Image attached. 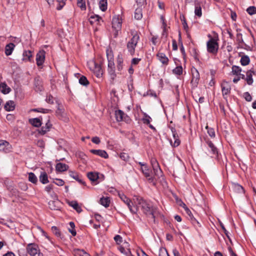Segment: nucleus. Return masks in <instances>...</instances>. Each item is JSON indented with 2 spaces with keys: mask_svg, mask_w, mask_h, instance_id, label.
I'll use <instances>...</instances> for the list:
<instances>
[{
  "mask_svg": "<svg viewBox=\"0 0 256 256\" xmlns=\"http://www.w3.org/2000/svg\"><path fill=\"white\" fill-rule=\"evenodd\" d=\"M221 87L224 98L226 100L227 97L226 96L230 94L231 90L230 86L226 81L224 80L221 84Z\"/></svg>",
  "mask_w": 256,
  "mask_h": 256,
  "instance_id": "11",
  "label": "nucleus"
},
{
  "mask_svg": "<svg viewBox=\"0 0 256 256\" xmlns=\"http://www.w3.org/2000/svg\"><path fill=\"white\" fill-rule=\"evenodd\" d=\"M244 98L247 102H250L252 100V97L248 92L244 93Z\"/></svg>",
  "mask_w": 256,
  "mask_h": 256,
  "instance_id": "63",
  "label": "nucleus"
},
{
  "mask_svg": "<svg viewBox=\"0 0 256 256\" xmlns=\"http://www.w3.org/2000/svg\"><path fill=\"white\" fill-rule=\"evenodd\" d=\"M180 19L182 22V24L184 27V28L186 31L188 29V26L186 21V19L184 16H180Z\"/></svg>",
  "mask_w": 256,
  "mask_h": 256,
  "instance_id": "54",
  "label": "nucleus"
},
{
  "mask_svg": "<svg viewBox=\"0 0 256 256\" xmlns=\"http://www.w3.org/2000/svg\"><path fill=\"white\" fill-rule=\"evenodd\" d=\"M246 12L250 15H252V14H256V7H255L254 6H250L247 8Z\"/></svg>",
  "mask_w": 256,
  "mask_h": 256,
  "instance_id": "52",
  "label": "nucleus"
},
{
  "mask_svg": "<svg viewBox=\"0 0 256 256\" xmlns=\"http://www.w3.org/2000/svg\"><path fill=\"white\" fill-rule=\"evenodd\" d=\"M136 45L129 41L126 44V47L128 50V52L131 55H134L135 52V48L136 47Z\"/></svg>",
  "mask_w": 256,
  "mask_h": 256,
  "instance_id": "35",
  "label": "nucleus"
},
{
  "mask_svg": "<svg viewBox=\"0 0 256 256\" xmlns=\"http://www.w3.org/2000/svg\"><path fill=\"white\" fill-rule=\"evenodd\" d=\"M136 204L138 206H140L144 214L146 216H152L153 221L154 222L156 218L155 214L158 210V208L151 205L150 202L142 197L137 196L136 198Z\"/></svg>",
  "mask_w": 256,
  "mask_h": 256,
  "instance_id": "1",
  "label": "nucleus"
},
{
  "mask_svg": "<svg viewBox=\"0 0 256 256\" xmlns=\"http://www.w3.org/2000/svg\"><path fill=\"white\" fill-rule=\"evenodd\" d=\"M28 174V180L32 184H36L38 182V178L35 174L33 172H30Z\"/></svg>",
  "mask_w": 256,
  "mask_h": 256,
  "instance_id": "40",
  "label": "nucleus"
},
{
  "mask_svg": "<svg viewBox=\"0 0 256 256\" xmlns=\"http://www.w3.org/2000/svg\"><path fill=\"white\" fill-rule=\"evenodd\" d=\"M10 145L9 142L6 140H0V151L4 152H8L10 151Z\"/></svg>",
  "mask_w": 256,
  "mask_h": 256,
  "instance_id": "18",
  "label": "nucleus"
},
{
  "mask_svg": "<svg viewBox=\"0 0 256 256\" xmlns=\"http://www.w3.org/2000/svg\"><path fill=\"white\" fill-rule=\"evenodd\" d=\"M46 52L44 50H40L36 56V64L41 66L43 64L45 60Z\"/></svg>",
  "mask_w": 256,
  "mask_h": 256,
  "instance_id": "13",
  "label": "nucleus"
},
{
  "mask_svg": "<svg viewBox=\"0 0 256 256\" xmlns=\"http://www.w3.org/2000/svg\"><path fill=\"white\" fill-rule=\"evenodd\" d=\"M0 90L4 94H8L11 89L10 87H8L6 82H1L0 84Z\"/></svg>",
  "mask_w": 256,
  "mask_h": 256,
  "instance_id": "30",
  "label": "nucleus"
},
{
  "mask_svg": "<svg viewBox=\"0 0 256 256\" xmlns=\"http://www.w3.org/2000/svg\"><path fill=\"white\" fill-rule=\"evenodd\" d=\"M236 41L238 44V46L237 48H244V46H242V44H244V42L242 36V34L241 33H238L236 34Z\"/></svg>",
  "mask_w": 256,
  "mask_h": 256,
  "instance_id": "36",
  "label": "nucleus"
},
{
  "mask_svg": "<svg viewBox=\"0 0 256 256\" xmlns=\"http://www.w3.org/2000/svg\"><path fill=\"white\" fill-rule=\"evenodd\" d=\"M69 174L70 177L78 181L80 184L84 186L86 185V182H84L82 179H81L80 177L79 176L77 172L73 171H70Z\"/></svg>",
  "mask_w": 256,
  "mask_h": 256,
  "instance_id": "23",
  "label": "nucleus"
},
{
  "mask_svg": "<svg viewBox=\"0 0 256 256\" xmlns=\"http://www.w3.org/2000/svg\"><path fill=\"white\" fill-rule=\"evenodd\" d=\"M194 6H195V9H194V14L195 15L200 17L202 15V8L200 6V2L198 0H194Z\"/></svg>",
  "mask_w": 256,
  "mask_h": 256,
  "instance_id": "26",
  "label": "nucleus"
},
{
  "mask_svg": "<svg viewBox=\"0 0 256 256\" xmlns=\"http://www.w3.org/2000/svg\"><path fill=\"white\" fill-rule=\"evenodd\" d=\"M123 56L121 52H120L116 58V68L118 72H121L123 68Z\"/></svg>",
  "mask_w": 256,
  "mask_h": 256,
  "instance_id": "19",
  "label": "nucleus"
},
{
  "mask_svg": "<svg viewBox=\"0 0 256 256\" xmlns=\"http://www.w3.org/2000/svg\"><path fill=\"white\" fill-rule=\"evenodd\" d=\"M254 74V70L252 69L248 70L246 72V80L248 85H252L253 83L252 75Z\"/></svg>",
  "mask_w": 256,
  "mask_h": 256,
  "instance_id": "25",
  "label": "nucleus"
},
{
  "mask_svg": "<svg viewBox=\"0 0 256 256\" xmlns=\"http://www.w3.org/2000/svg\"><path fill=\"white\" fill-rule=\"evenodd\" d=\"M142 174L146 178L150 177V170L148 168V166H144V167H142L140 168Z\"/></svg>",
  "mask_w": 256,
  "mask_h": 256,
  "instance_id": "43",
  "label": "nucleus"
},
{
  "mask_svg": "<svg viewBox=\"0 0 256 256\" xmlns=\"http://www.w3.org/2000/svg\"><path fill=\"white\" fill-rule=\"evenodd\" d=\"M43 118L42 116H40L38 118H30L28 120L29 123L34 127H40L42 123Z\"/></svg>",
  "mask_w": 256,
  "mask_h": 256,
  "instance_id": "17",
  "label": "nucleus"
},
{
  "mask_svg": "<svg viewBox=\"0 0 256 256\" xmlns=\"http://www.w3.org/2000/svg\"><path fill=\"white\" fill-rule=\"evenodd\" d=\"M114 240L118 244H120L122 242V238L120 235H116L114 237Z\"/></svg>",
  "mask_w": 256,
  "mask_h": 256,
  "instance_id": "62",
  "label": "nucleus"
},
{
  "mask_svg": "<svg viewBox=\"0 0 256 256\" xmlns=\"http://www.w3.org/2000/svg\"><path fill=\"white\" fill-rule=\"evenodd\" d=\"M122 20L118 16H114L112 20V27L114 30H121L122 29Z\"/></svg>",
  "mask_w": 256,
  "mask_h": 256,
  "instance_id": "12",
  "label": "nucleus"
},
{
  "mask_svg": "<svg viewBox=\"0 0 256 256\" xmlns=\"http://www.w3.org/2000/svg\"><path fill=\"white\" fill-rule=\"evenodd\" d=\"M118 196L126 204L130 212L132 214H137L138 210V206H134L132 200L124 194H119Z\"/></svg>",
  "mask_w": 256,
  "mask_h": 256,
  "instance_id": "4",
  "label": "nucleus"
},
{
  "mask_svg": "<svg viewBox=\"0 0 256 256\" xmlns=\"http://www.w3.org/2000/svg\"><path fill=\"white\" fill-rule=\"evenodd\" d=\"M34 90L37 92H40L44 90L43 82L40 76L36 77L34 79Z\"/></svg>",
  "mask_w": 256,
  "mask_h": 256,
  "instance_id": "10",
  "label": "nucleus"
},
{
  "mask_svg": "<svg viewBox=\"0 0 256 256\" xmlns=\"http://www.w3.org/2000/svg\"><path fill=\"white\" fill-rule=\"evenodd\" d=\"M153 170L156 176H158V177L162 176V172L160 166L158 167V168H154Z\"/></svg>",
  "mask_w": 256,
  "mask_h": 256,
  "instance_id": "60",
  "label": "nucleus"
},
{
  "mask_svg": "<svg viewBox=\"0 0 256 256\" xmlns=\"http://www.w3.org/2000/svg\"><path fill=\"white\" fill-rule=\"evenodd\" d=\"M172 72L176 75L180 76L182 74V67L181 66H177L172 70Z\"/></svg>",
  "mask_w": 256,
  "mask_h": 256,
  "instance_id": "45",
  "label": "nucleus"
},
{
  "mask_svg": "<svg viewBox=\"0 0 256 256\" xmlns=\"http://www.w3.org/2000/svg\"><path fill=\"white\" fill-rule=\"evenodd\" d=\"M31 111L34 112H42L44 114H47L51 112V110L50 109L43 108H33L31 110Z\"/></svg>",
  "mask_w": 256,
  "mask_h": 256,
  "instance_id": "44",
  "label": "nucleus"
},
{
  "mask_svg": "<svg viewBox=\"0 0 256 256\" xmlns=\"http://www.w3.org/2000/svg\"><path fill=\"white\" fill-rule=\"evenodd\" d=\"M232 188L234 191L238 193L242 194L244 192V188L238 183L232 182Z\"/></svg>",
  "mask_w": 256,
  "mask_h": 256,
  "instance_id": "24",
  "label": "nucleus"
},
{
  "mask_svg": "<svg viewBox=\"0 0 256 256\" xmlns=\"http://www.w3.org/2000/svg\"><path fill=\"white\" fill-rule=\"evenodd\" d=\"M90 152L92 154L98 156L102 158H108V155L107 152L102 150H90Z\"/></svg>",
  "mask_w": 256,
  "mask_h": 256,
  "instance_id": "20",
  "label": "nucleus"
},
{
  "mask_svg": "<svg viewBox=\"0 0 256 256\" xmlns=\"http://www.w3.org/2000/svg\"><path fill=\"white\" fill-rule=\"evenodd\" d=\"M56 202L54 200H50L48 203V206L52 210H58V206L56 205Z\"/></svg>",
  "mask_w": 256,
  "mask_h": 256,
  "instance_id": "55",
  "label": "nucleus"
},
{
  "mask_svg": "<svg viewBox=\"0 0 256 256\" xmlns=\"http://www.w3.org/2000/svg\"><path fill=\"white\" fill-rule=\"evenodd\" d=\"M151 119V118L148 116L147 114H144V118H143L142 121L144 124H150V120Z\"/></svg>",
  "mask_w": 256,
  "mask_h": 256,
  "instance_id": "64",
  "label": "nucleus"
},
{
  "mask_svg": "<svg viewBox=\"0 0 256 256\" xmlns=\"http://www.w3.org/2000/svg\"><path fill=\"white\" fill-rule=\"evenodd\" d=\"M215 34V36L212 37L210 34L208 35V38L210 40L206 42L207 50L209 53L212 54H217L218 50V35L216 33L214 32Z\"/></svg>",
  "mask_w": 256,
  "mask_h": 256,
  "instance_id": "3",
  "label": "nucleus"
},
{
  "mask_svg": "<svg viewBox=\"0 0 256 256\" xmlns=\"http://www.w3.org/2000/svg\"><path fill=\"white\" fill-rule=\"evenodd\" d=\"M206 144H208V147L210 148L212 154L215 156L216 158L218 160H220V154H219L217 148L212 143V142L210 140L206 141Z\"/></svg>",
  "mask_w": 256,
  "mask_h": 256,
  "instance_id": "9",
  "label": "nucleus"
},
{
  "mask_svg": "<svg viewBox=\"0 0 256 256\" xmlns=\"http://www.w3.org/2000/svg\"><path fill=\"white\" fill-rule=\"evenodd\" d=\"M15 47V45L13 43H10L6 45L5 47V54L6 56L12 54V51Z\"/></svg>",
  "mask_w": 256,
  "mask_h": 256,
  "instance_id": "29",
  "label": "nucleus"
},
{
  "mask_svg": "<svg viewBox=\"0 0 256 256\" xmlns=\"http://www.w3.org/2000/svg\"><path fill=\"white\" fill-rule=\"evenodd\" d=\"M142 14L140 9H136L134 12V18L138 20L142 18Z\"/></svg>",
  "mask_w": 256,
  "mask_h": 256,
  "instance_id": "50",
  "label": "nucleus"
},
{
  "mask_svg": "<svg viewBox=\"0 0 256 256\" xmlns=\"http://www.w3.org/2000/svg\"><path fill=\"white\" fill-rule=\"evenodd\" d=\"M93 64L94 68L92 70L94 74L98 78H101L103 74L101 66L100 64L96 63V62H94Z\"/></svg>",
  "mask_w": 256,
  "mask_h": 256,
  "instance_id": "15",
  "label": "nucleus"
},
{
  "mask_svg": "<svg viewBox=\"0 0 256 256\" xmlns=\"http://www.w3.org/2000/svg\"><path fill=\"white\" fill-rule=\"evenodd\" d=\"M158 60L164 65H168L169 60L164 53L158 52L156 54Z\"/></svg>",
  "mask_w": 256,
  "mask_h": 256,
  "instance_id": "21",
  "label": "nucleus"
},
{
  "mask_svg": "<svg viewBox=\"0 0 256 256\" xmlns=\"http://www.w3.org/2000/svg\"><path fill=\"white\" fill-rule=\"evenodd\" d=\"M106 54L108 60V72L111 80L113 82L115 80L116 74L115 72L116 67L114 62L113 52L110 48L106 49Z\"/></svg>",
  "mask_w": 256,
  "mask_h": 256,
  "instance_id": "2",
  "label": "nucleus"
},
{
  "mask_svg": "<svg viewBox=\"0 0 256 256\" xmlns=\"http://www.w3.org/2000/svg\"><path fill=\"white\" fill-rule=\"evenodd\" d=\"M190 222L196 228L201 227L200 222L195 218L192 219Z\"/></svg>",
  "mask_w": 256,
  "mask_h": 256,
  "instance_id": "58",
  "label": "nucleus"
},
{
  "mask_svg": "<svg viewBox=\"0 0 256 256\" xmlns=\"http://www.w3.org/2000/svg\"><path fill=\"white\" fill-rule=\"evenodd\" d=\"M192 78L191 80V84L192 88H196L199 82L200 76V74L196 68L193 67L191 69Z\"/></svg>",
  "mask_w": 256,
  "mask_h": 256,
  "instance_id": "5",
  "label": "nucleus"
},
{
  "mask_svg": "<svg viewBox=\"0 0 256 256\" xmlns=\"http://www.w3.org/2000/svg\"><path fill=\"white\" fill-rule=\"evenodd\" d=\"M206 128L207 130V132L211 138H214L216 136L214 130L213 128L208 127L206 126Z\"/></svg>",
  "mask_w": 256,
  "mask_h": 256,
  "instance_id": "49",
  "label": "nucleus"
},
{
  "mask_svg": "<svg viewBox=\"0 0 256 256\" xmlns=\"http://www.w3.org/2000/svg\"><path fill=\"white\" fill-rule=\"evenodd\" d=\"M23 58L24 60H28L29 62L32 61V52L30 50H25L23 52Z\"/></svg>",
  "mask_w": 256,
  "mask_h": 256,
  "instance_id": "33",
  "label": "nucleus"
},
{
  "mask_svg": "<svg viewBox=\"0 0 256 256\" xmlns=\"http://www.w3.org/2000/svg\"><path fill=\"white\" fill-rule=\"evenodd\" d=\"M77 5L82 10H85L86 9L85 0H77Z\"/></svg>",
  "mask_w": 256,
  "mask_h": 256,
  "instance_id": "48",
  "label": "nucleus"
},
{
  "mask_svg": "<svg viewBox=\"0 0 256 256\" xmlns=\"http://www.w3.org/2000/svg\"><path fill=\"white\" fill-rule=\"evenodd\" d=\"M190 222L196 228L201 227L200 222L195 218L192 219Z\"/></svg>",
  "mask_w": 256,
  "mask_h": 256,
  "instance_id": "57",
  "label": "nucleus"
},
{
  "mask_svg": "<svg viewBox=\"0 0 256 256\" xmlns=\"http://www.w3.org/2000/svg\"><path fill=\"white\" fill-rule=\"evenodd\" d=\"M26 250L30 256H35L39 251L38 246L35 243L28 244L26 246Z\"/></svg>",
  "mask_w": 256,
  "mask_h": 256,
  "instance_id": "8",
  "label": "nucleus"
},
{
  "mask_svg": "<svg viewBox=\"0 0 256 256\" xmlns=\"http://www.w3.org/2000/svg\"><path fill=\"white\" fill-rule=\"evenodd\" d=\"M89 22L90 24L92 25L94 23L96 22L97 24H100V22H103V20L100 16L98 15L94 14L91 16L89 18Z\"/></svg>",
  "mask_w": 256,
  "mask_h": 256,
  "instance_id": "22",
  "label": "nucleus"
},
{
  "mask_svg": "<svg viewBox=\"0 0 256 256\" xmlns=\"http://www.w3.org/2000/svg\"><path fill=\"white\" fill-rule=\"evenodd\" d=\"M172 133L173 138L174 142H172V140H170V144L172 146L176 148L180 144V140L179 139L178 136L176 132V130L174 128H172Z\"/></svg>",
  "mask_w": 256,
  "mask_h": 256,
  "instance_id": "14",
  "label": "nucleus"
},
{
  "mask_svg": "<svg viewBox=\"0 0 256 256\" xmlns=\"http://www.w3.org/2000/svg\"><path fill=\"white\" fill-rule=\"evenodd\" d=\"M40 181L42 184H48L49 181L48 180V176L46 172H40Z\"/></svg>",
  "mask_w": 256,
  "mask_h": 256,
  "instance_id": "32",
  "label": "nucleus"
},
{
  "mask_svg": "<svg viewBox=\"0 0 256 256\" xmlns=\"http://www.w3.org/2000/svg\"><path fill=\"white\" fill-rule=\"evenodd\" d=\"M100 8L102 12H104L107 9V0H100L99 2Z\"/></svg>",
  "mask_w": 256,
  "mask_h": 256,
  "instance_id": "42",
  "label": "nucleus"
},
{
  "mask_svg": "<svg viewBox=\"0 0 256 256\" xmlns=\"http://www.w3.org/2000/svg\"><path fill=\"white\" fill-rule=\"evenodd\" d=\"M68 168V166L66 164L59 162L56 164V170L59 172H63L66 171Z\"/></svg>",
  "mask_w": 256,
  "mask_h": 256,
  "instance_id": "27",
  "label": "nucleus"
},
{
  "mask_svg": "<svg viewBox=\"0 0 256 256\" xmlns=\"http://www.w3.org/2000/svg\"><path fill=\"white\" fill-rule=\"evenodd\" d=\"M159 256H170L166 248H162L159 250Z\"/></svg>",
  "mask_w": 256,
  "mask_h": 256,
  "instance_id": "53",
  "label": "nucleus"
},
{
  "mask_svg": "<svg viewBox=\"0 0 256 256\" xmlns=\"http://www.w3.org/2000/svg\"><path fill=\"white\" fill-rule=\"evenodd\" d=\"M150 162L153 168H156L160 166L157 160L155 158H152L150 160Z\"/></svg>",
  "mask_w": 256,
  "mask_h": 256,
  "instance_id": "61",
  "label": "nucleus"
},
{
  "mask_svg": "<svg viewBox=\"0 0 256 256\" xmlns=\"http://www.w3.org/2000/svg\"><path fill=\"white\" fill-rule=\"evenodd\" d=\"M87 176L93 184L95 185L98 184V179L99 178V176L98 172H88L87 173Z\"/></svg>",
  "mask_w": 256,
  "mask_h": 256,
  "instance_id": "16",
  "label": "nucleus"
},
{
  "mask_svg": "<svg viewBox=\"0 0 256 256\" xmlns=\"http://www.w3.org/2000/svg\"><path fill=\"white\" fill-rule=\"evenodd\" d=\"M100 203L106 208H108L110 204V199L108 197H102L100 200Z\"/></svg>",
  "mask_w": 256,
  "mask_h": 256,
  "instance_id": "37",
  "label": "nucleus"
},
{
  "mask_svg": "<svg viewBox=\"0 0 256 256\" xmlns=\"http://www.w3.org/2000/svg\"><path fill=\"white\" fill-rule=\"evenodd\" d=\"M52 231L53 234L58 238H61V232L60 231L59 229L56 226H53L52 227Z\"/></svg>",
  "mask_w": 256,
  "mask_h": 256,
  "instance_id": "46",
  "label": "nucleus"
},
{
  "mask_svg": "<svg viewBox=\"0 0 256 256\" xmlns=\"http://www.w3.org/2000/svg\"><path fill=\"white\" fill-rule=\"evenodd\" d=\"M56 116L59 118H62L65 117L66 114L64 113V110L62 106H60V105L58 106V107L56 112Z\"/></svg>",
  "mask_w": 256,
  "mask_h": 256,
  "instance_id": "31",
  "label": "nucleus"
},
{
  "mask_svg": "<svg viewBox=\"0 0 256 256\" xmlns=\"http://www.w3.org/2000/svg\"><path fill=\"white\" fill-rule=\"evenodd\" d=\"M115 117L118 122L124 121L127 123L130 121V118L122 110H118L115 111Z\"/></svg>",
  "mask_w": 256,
  "mask_h": 256,
  "instance_id": "6",
  "label": "nucleus"
},
{
  "mask_svg": "<svg viewBox=\"0 0 256 256\" xmlns=\"http://www.w3.org/2000/svg\"><path fill=\"white\" fill-rule=\"evenodd\" d=\"M232 73L236 76H238V74H240V72H241L242 70L241 68L235 65L232 66Z\"/></svg>",
  "mask_w": 256,
  "mask_h": 256,
  "instance_id": "41",
  "label": "nucleus"
},
{
  "mask_svg": "<svg viewBox=\"0 0 256 256\" xmlns=\"http://www.w3.org/2000/svg\"><path fill=\"white\" fill-rule=\"evenodd\" d=\"M69 205L72 207L78 213H80L82 212L81 207L78 205V204L76 201H72L68 203Z\"/></svg>",
  "mask_w": 256,
  "mask_h": 256,
  "instance_id": "34",
  "label": "nucleus"
},
{
  "mask_svg": "<svg viewBox=\"0 0 256 256\" xmlns=\"http://www.w3.org/2000/svg\"><path fill=\"white\" fill-rule=\"evenodd\" d=\"M18 188L24 190L26 191L28 189L27 184L24 182H20L18 184Z\"/></svg>",
  "mask_w": 256,
  "mask_h": 256,
  "instance_id": "51",
  "label": "nucleus"
},
{
  "mask_svg": "<svg viewBox=\"0 0 256 256\" xmlns=\"http://www.w3.org/2000/svg\"><path fill=\"white\" fill-rule=\"evenodd\" d=\"M120 157L122 160L126 161V162L130 158V156H129L128 154L127 153H125V152H121L120 154Z\"/></svg>",
  "mask_w": 256,
  "mask_h": 256,
  "instance_id": "56",
  "label": "nucleus"
},
{
  "mask_svg": "<svg viewBox=\"0 0 256 256\" xmlns=\"http://www.w3.org/2000/svg\"><path fill=\"white\" fill-rule=\"evenodd\" d=\"M190 222L196 228L201 227L200 222L195 218L192 219Z\"/></svg>",
  "mask_w": 256,
  "mask_h": 256,
  "instance_id": "59",
  "label": "nucleus"
},
{
  "mask_svg": "<svg viewBox=\"0 0 256 256\" xmlns=\"http://www.w3.org/2000/svg\"><path fill=\"white\" fill-rule=\"evenodd\" d=\"M6 110L10 112L12 111L15 108V104L13 100L8 101L4 106Z\"/></svg>",
  "mask_w": 256,
  "mask_h": 256,
  "instance_id": "28",
  "label": "nucleus"
},
{
  "mask_svg": "<svg viewBox=\"0 0 256 256\" xmlns=\"http://www.w3.org/2000/svg\"><path fill=\"white\" fill-rule=\"evenodd\" d=\"M240 62L243 66L248 65L250 62V58L249 56L246 55L242 56L240 60Z\"/></svg>",
  "mask_w": 256,
  "mask_h": 256,
  "instance_id": "38",
  "label": "nucleus"
},
{
  "mask_svg": "<svg viewBox=\"0 0 256 256\" xmlns=\"http://www.w3.org/2000/svg\"><path fill=\"white\" fill-rule=\"evenodd\" d=\"M50 116H46V122L44 126H42L40 129L38 130V132L41 135H44L48 132L50 130L52 127V124L50 122Z\"/></svg>",
  "mask_w": 256,
  "mask_h": 256,
  "instance_id": "7",
  "label": "nucleus"
},
{
  "mask_svg": "<svg viewBox=\"0 0 256 256\" xmlns=\"http://www.w3.org/2000/svg\"><path fill=\"white\" fill-rule=\"evenodd\" d=\"M78 81H79V83L81 85L85 86H87L90 84L87 78L84 76H82L80 78Z\"/></svg>",
  "mask_w": 256,
  "mask_h": 256,
  "instance_id": "39",
  "label": "nucleus"
},
{
  "mask_svg": "<svg viewBox=\"0 0 256 256\" xmlns=\"http://www.w3.org/2000/svg\"><path fill=\"white\" fill-rule=\"evenodd\" d=\"M140 40V36L136 32V34H133L132 38L130 40V42H132L135 45H137L138 41Z\"/></svg>",
  "mask_w": 256,
  "mask_h": 256,
  "instance_id": "47",
  "label": "nucleus"
}]
</instances>
